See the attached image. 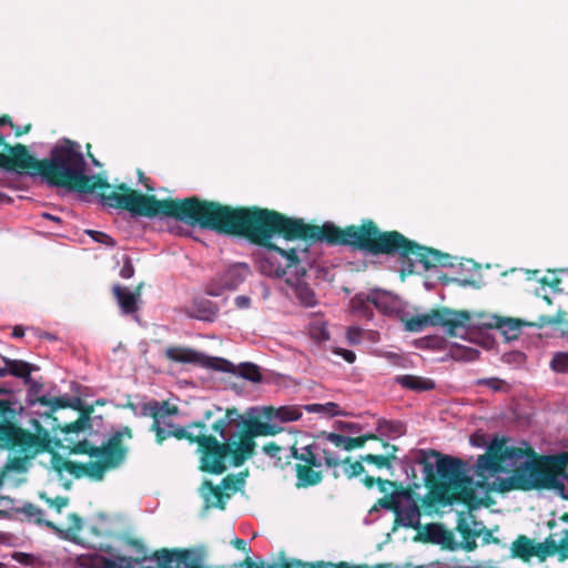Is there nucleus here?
<instances>
[{"instance_id":"obj_19","label":"nucleus","mask_w":568,"mask_h":568,"mask_svg":"<svg viewBox=\"0 0 568 568\" xmlns=\"http://www.w3.org/2000/svg\"><path fill=\"white\" fill-rule=\"evenodd\" d=\"M112 294L124 315L134 314L138 310L139 292L132 293L126 286L114 284L112 286Z\"/></svg>"},{"instance_id":"obj_23","label":"nucleus","mask_w":568,"mask_h":568,"mask_svg":"<svg viewBox=\"0 0 568 568\" xmlns=\"http://www.w3.org/2000/svg\"><path fill=\"white\" fill-rule=\"evenodd\" d=\"M245 420L246 419H243L242 415L235 407L227 408L224 417L215 420L211 425V430L217 434L221 438H225L227 435V427L230 425L235 424L236 427H243V423Z\"/></svg>"},{"instance_id":"obj_6","label":"nucleus","mask_w":568,"mask_h":568,"mask_svg":"<svg viewBox=\"0 0 568 568\" xmlns=\"http://www.w3.org/2000/svg\"><path fill=\"white\" fill-rule=\"evenodd\" d=\"M222 439L220 440L216 436L207 434V432H200V437L196 442V454L201 471L211 475H222L227 469L229 457L234 467H240L246 462L237 457L240 447L237 438L233 439V436H226Z\"/></svg>"},{"instance_id":"obj_26","label":"nucleus","mask_w":568,"mask_h":568,"mask_svg":"<svg viewBox=\"0 0 568 568\" xmlns=\"http://www.w3.org/2000/svg\"><path fill=\"white\" fill-rule=\"evenodd\" d=\"M264 416L271 420L275 419L281 423H288L300 419L302 412L296 406H282L278 408L270 406L264 408Z\"/></svg>"},{"instance_id":"obj_43","label":"nucleus","mask_w":568,"mask_h":568,"mask_svg":"<svg viewBox=\"0 0 568 568\" xmlns=\"http://www.w3.org/2000/svg\"><path fill=\"white\" fill-rule=\"evenodd\" d=\"M74 404H70L69 399L68 398H64V397H53L52 398V402H51V409L49 413H45L44 416L47 418H50L52 419V423H51V426L53 424H60L58 422V418L57 417H53V413L60 408H68V407H71L73 406Z\"/></svg>"},{"instance_id":"obj_30","label":"nucleus","mask_w":568,"mask_h":568,"mask_svg":"<svg viewBox=\"0 0 568 568\" xmlns=\"http://www.w3.org/2000/svg\"><path fill=\"white\" fill-rule=\"evenodd\" d=\"M310 568H410V565L406 564L403 567V566H398V565H395L392 562H383V564H377L375 566H368L366 564L351 565L347 561H339L338 564L317 561V562H311Z\"/></svg>"},{"instance_id":"obj_37","label":"nucleus","mask_w":568,"mask_h":568,"mask_svg":"<svg viewBox=\"0 0 568 568\" xmlns=\"http://www.w3.org/2000/svg\"><path fill=\"white\" fill-rule=\"evenodd\" d=\"M452 356L457 361L474 362L479 358L480 352L476 348L468 346H454L452 348Z\"/></svg>"},{"instance_id":"obj_54","label":"nucleus","mask_w":568,"mask_h":568,"mask_svg":"<svg viewBox=\"0 0 568 568\" xmlns=\"http://www.w3.org/2000/svg\"><path fill=\"white\" fill-rule=\"evenodd\" d=\"M326 439L329 443H332L333 445H335L336 447H342L345 450H347V439H348V436H344V435L336 434V433H328L326 435Z\"/></svg>"},{"instance_id":"obj_16","label":"nucleus","mask_w":568,"mask_h":568,"mask_svg":"<svg viewBox=\"0 0 568 568\" xmlns=\"http://www.w3.org/2000/svg\"><path fill=\"white\" fill-rule=\"evenodd\" d=\"M72 408L80 412L79 417L70 423L53 424L52 430L60 429L63 434L69 435L72 433L79 434L91 428V415L93 413V406L82 405L80 399H78Z\"/></svg>"},{"instance_id":"obj_40","label":"nucleus","mask_w":568,"mask_h":568,"mask_svg":"<svg viewBox=\"0 0 568 568\" xmlns=\"http://www.w3.org/2000/svg\"><path fill=\"white\" fill-rule=\"evenodd\" d=\"M550 368L556 373L568 374V353H556L550 362Z\"/></svg>"},{"instance_id":"obj_9","label":"nucleus","mask_w":568,"mask_h":568,"mask_svg":"<svg viewBox=\"0 0 568 568\" xmlns=\"http://www.w3.org/2000/svg\"><path fill=\"white\" fill-rule=\"evenodd\" d=\"M291 457L296 460L294 466L296 474V487L306 488L316 486L323 480V473L318 468L322 466L312 445L298 447L297 443L291 446Z\"/></svg>"},{"instance_id":"obj_28","label":"nucleus","mask_w":568,"mask_h":568,"mask_svg":"<svg viewBox=\"0 0 568 568\" xmlns=\"http://www.w3.org/2000/svg\"><path fill=\"white\" fill-rule=\"evenodd\" d=\"M535 544L525 535H519L511 544V556L528 561L534 557Z\"/></svg>"},{"instance_id":"obj_34","label":"nucleus","mask_w":568,"mask_h":568,"mask_svg":"<svg viewBox=\"0 0 568 568\" xmlns=\"http://www.w3.org/2000/svg\"><path fill=\"white\" fill-rule=\"evenodd\" d=\"M557 550L558 544L551 536H549L544 542L535 544L534 556L542 561L547 557L558 554Z\"/></svg>"},{"instance_id":"obj_58","label":"nucleus","mask_w":568,"mask_h":568,"mask_svg":"<svg viewBox=\"0 0 568 568\" xmlns=\"http://www.w3.org/2000/svg\"><path fill=\"white\" fill-rule=\"evenodd\" d=\"M159 405H160V414H159V419L161 417H165V416H173V415H176L179 413V408L178 406L175 405H170L168 402L163 400V402H159Z\"/></svg>"},{"instance_id":"obj_35","label":"nucleus","mask_w":568,"mask_h":568,"mask_svg":"<svg viewBox=\"0 0 568 568\" xmlns=\"http://www.w3.org/2000/svg\"><path fill=\"white\" fill-rule=\"evenodd\" d=\"M521 325H527L520 320L514 318H498L496 323V327L503 329V333L506 335L508 339L516 338Z\"/></svg>"},{"instance_id":"obj_50","label":"nucleus","mask_w":568,"mask_h":568,"mask_svg":"<svg viewBox=\"0 0 568 568\" xmlns=\"http://www.w3.org/2000/svg\"><path fill=\"white\" fill-rule=\"evenodd\" d=\"M150 430L155 434V442L159 445H162L165 439L171 437L170 430H164L160 425V420H153Z\"/></svg>"},{"instance_id":"obj_20","label":"nucleus","mask_w":568,"mask_h":568,"mask_svg":"<svg viewBox=\"0 0 568 568\" xmlns=\"http://www.w3.org/2000/svg\"><path fill=\"white\" fill-rule=\"evenodd\" d=\"M172 429H170L171 437H174L179 440H187L189 444H196L200 432H207V425L204 420H195L185 426L170 424Z\"/></svg>"},{"instance_id":"obj_57","label":"nucleus","mask_w":568,"mask_h":568,"mask_svg":"<svg viewBox=\"0 0 568 568\" xmlns=\"http://www.w3.org/2000/svg\"><path fill=\"white\" fill-rule=\"evenodd\" d=\"M241 483V479L235 477L234 475H227L221 480V488L223 490H237V484Z\"/></svg>"},{"instance_id":"obj_33","label":"nucleus","mask_w":568,"mask_h":568,"mask_svg":"<svg viewBox=\"0 0 568 568\" xmlns=\"http://www.w3.org/2000/svg\"><path fill=\"white\" fill-rule=\"evenodd\" d=\"M408 494L406 490L400 491H392L390 494H386L384 497L379 498L376 504L374 505L373 509H377L378 507L392 510V511H398L399 508V497L406 496Z\"/></svg>"},{"instance_id":"obj_42","label":"nucleus","mask_w":568,"mask_h":568,"mask_svg":"<svg viewBox=\"0 0 568 568\" xmlns=\"http://www.w3.org/2000/svg\"><path fill=\"white\" fill-rule=\"evenodd\" d=\"M40 498L45 501V504L53 508L57 513H61L64 507L69 505V497L67 496H57L54 498L48 497L44 493L40 494Z\"/></svg>"},{"instance_id":"obj_11","label":"nucleus","mask_w":568,"mask_h":568,"mask_svg":"<svg viewBox=\"0 0 568 568\" xmlns=\"http://www.w3.org/2000/svg\"><path fill=\"white\" fill-rule=\"evenodd\" d=\"M164 357L171 362L183 365L223 369L216 363H227L221 358L210 357L202 352L184 345H171L165 348Z\"/></svg>"},{"instance_id":"obj_17","label":"nucleus","mask_w":568,"mask_h":568,"mask_svg":"<svg viewBox=\"0 0 568 568\" xmlns=\"http://www.w3.org/2000/svg\"><path fill=\"white\" fill-rule=\"evenodd\" d=\"M219 312V306L205 297L194 298L185 308V313L189 317L210 323L216 320Z\"/></svg>"},{"instance_id":"obj_21","label":"nucleus","mask_w":568,"mask_h":568,"mask_svg":"<svg viewBox=\"0 0 568 568\" xmlns=\"http://www.w3.org/2000/svg\"><path fill=\"white\" fill-rule=\"evenodd\" d=\"M382 447L385 450L383 455L366 454L361 456V459L367 464L375 465L377 468L392 469L393 463L397 459L396 453L398 447L381 439Z\"/></svg>"},{"instance_id":"obj_7","label":"nucleus","mask_w":568,"mask_h":568,"mask_svg":"<svg viewBox=\"0 0 568 568\" xmlns=\"http://www.w3.org/2000/svg\"><path fill=\"white\" fill-rule=\"evenodd\" d=\"M124 437L128 439L133 437L132 429L129 426L113 432L101 446H95L90 440L83 439L67 448L70 454L98 458L93 463H100L103 466L101 477L104 478L106 471L119 468L126 459L129 449L123 445Z\"/></svg>"},{"instance_id":"obj_61","label":"nucleus","mask_w":568,"mask_h":568,"mask_svg":"<svg viewBox=\"0 0 568 568\" xmlns=\"http://www.w3.org/2000/svg\"><path fill=\"white\" fill-rule=\"evenodd\" d=\"M323 455L327 467H337L342 463L331 450L324 449Z\"/></svg>"},{"instance_id":"obj_52","label":"nucleus","mask_w":568,"mask_h":568,"mask_svg":"<svg viewBox=\"0 0 568 568\" xmlns=\"http://www.w3.org/2000/svg\"><path fill=\"white\" fill-rule=\"evenodd\" d=\"M242 375L252 382H258L262 378L257 366L253 364H245Z\"/></svg>"},{"instance_id":"obj_18","label":"nucleus","mask_w":568,"mask_h":568,"mask_svg":"<svg viewBox=\"0 0 568 568\" xmlns=\"http://www.w3.org/2000/svg\"><path fill=\"white\" fill-rule=\"evenodd\" d=\"M2 359L6 366L0 368V377L12 375L22 378L26 384L32 383L31 373L38 369L36 365L21 359H11L8 357H2Z\"/></svg>"},{"instance_id":"obj_31","label":"nucleus","mask_w":568,"mask_h":568,"mask_svg":"<svg viewBox=\"0 0 568 568\" xmlns=\"http://www.w3.org/2000/svg\"><path fill=\"white\" fill-rule=\"evenodd\" d=\"M132 557L116 556L115 559L95 557L87 568H130Z\"/></svg>"},{"instance_id":"obj_14","label":"nucleus","mask_w":568,"mask_h":568,"mask_svg":"<svg viewBox=\"0 0 568 568\" xmlns=\"http://www.w3.org/2000/svg\"><path fill=\"white\" fill-rule=\"evenodd\" d=\"M481 523H477L470 514L458 513L457 525L455 530L459 532L463 540L458 542L459 548L470 552L477 548L476 538L480 537L478 527Z\"/></svg>"},{"instance_id":"obj_41","label":"nucleus","mask_w":568,"mask_h":568,"mask_svg":"<svg viewBox=\"0 0 568 568\" xmlns=\"http://www.w3.org/2000/svg\"><path fill=\"white\" fill-rule=\"evenodd\" d=\"M362 463V459L352 462L351 457H346L344 460H342L341 464L347 465V467L345 468V475L348 479L357 477L365 471V468Z\"/></svg>"},{"instance_id":"obj_62","label":"nucleus","mask_w":568,"mask_h":568,"mask_svg":"<svg viewBox=\"0 0 568 568\" xmlns=\"http://www.w3.org/2000/svg\"><path fill=\"white\" fill-rule=\"evenodd\" d=\"M334 353L336 355L342 356L349 364L354 363L355 359H356V354L353 351H349V349L336 347L334 349Z\"/></svg>"},{"instance_id":"obj_27","label":"nucleus","mask_w":568,"mask_h":568,"mask_svg":"<svg viewBox=\"0 0 568 568\" xmlns=\"http://www.w3.org/2000/svg\"><path fill=\"white\" fill-rule=\"evenodd\" d=\"M429 534L432 541L442 545L444 549L452 551L459 549L454 532L444 526L435 525Z\"/></svg>"},{"instance_id":"obj_44","label":"nucleus","mask_w":568,"mask_h":568,"mask_svg":"<svg viewBox=\"0 0 568 568\" xmlns=\"http://www.w3.org/2000/svg\"><path fill=\"white\" fill-rule=\"evenodd\" d=\"M159 414H160V405L159 400H150L148 403H144L139 410L138 416L140 417H152L153 420H159Z\"/></svg>"},{"instance_id":"obj_13","label":"nucleus","mask_w":568,"mask_h":568,"mask_svg":"<svg viewBox=\"0 0 568 568\" xmlns=\"http://www.w3.org/2000/svg\"><path fill=\"white\" fill-rule=\"evenodd\" d=\"M495 440L500 445L501 463L506 467V471L513 468L511 474L526 462H531L539 457L534 448L529 446L526 448L508 446L505 438H495Z\"/></svg>"},{"instance_id":"obj_38","label":"nucleus","mask_w":568,"mask_h":568,"mask_svg":"<svg viewBox=\"0 0 568 568\" xmlns=\"http://www.w3.org/2000/svg\"><path fill=\"white\" fill-rule=\"evenodd\" d=\"M125 544L132 547L136 552V557L132 558L131 564H141L149 558L148 549L145 548L144 544L141 540L128 537L125 539Z\"/></svg>"},{"instance_id":"obj_2","label":"nucleus","mask_w":568,"mask_h":568,"mask_svg":"<svg viewBox=\"0 0 568 568\" xmlns=\"http://www.w3.org/2000/svg\"><path fill=\"white\" fill-rule=\"evenodd\" d=\"M236 236L285 260L282 264L275 256L268 255L260 261L261 273L276 278L283 277L291 268L298 273L300 265L308 263V247L314 243L351 246L373 255L397 254L403 277L416 273L417 265L424 271L453 266L449 254L423 246L398 231L382 232L373 220L342 229L332 222L317 225L274 210L244 206Z\"/></svg>"},{"instance_id":"obj_56","label":"nucleus","mask_w":568,"mask_h":568,"mask_svg":"<svg viewBox=\"0 0 568 568\" xmlns=\"http://www.w3.org/2000/svg\"><path fill=\"white\" fill-rule=\"evenodd\" d=\"M134 275V266L132 264V261L130 258V256H124L123 257V266L122 268L120 270V276L122 278H131L133 277Z\"/></svg>"},{"instance_id":"obj_1","label":"nucleus","mask_w":568,"mask_h":568,"mask_svg":"<svg viewBox=\"0 0 568 568\" xmlns=\"http://www.w3.org/2000/svg\"><path fill=\"white\" fill-rule=\"evenodd\" d=\"M0 169L20 175L40 176L50 187H62L81 194L97 193L103 205L128 211L133 216L172 217L224 235L236 236L244 207L203 200L196 195L182 200H159L125 183L112 187L101 174H87L88 165L80 144L68 139L54 145L48 158L39 160L27 145L6 143L0 133Z\"/></svg>"},{"instance_id":"obj_64","label":"nucleus","mask_w":568,"mask_h":568,"mask_svg":"<svg viewBox=\"0 0 568 568\" xmlns=\"http://www.w3.org/2000/svg\"><path fill=\"white\" fill-rule=\"evenodd\" d=\"M241 567L244 568H268V565H265L264 561L255 562L250 557H246L241 564Z\"/></svg>"},{"instance_id":"obj_51","label":"nucleus","mask_w":568,"mask_h":568,"mask_svg":"<svg viewBox=\"0 0 568 568\" xmlns=\"http://www.w3.org/2000/svg\"><path fill=\"white\" fill-rule=\"evenodd\" d=\"M227 290L223 286L222 281L220 280V276L216 280H213L210 282L205 288V293L210 296H220L222 295L223 291Z\"/></svg>"},{"instance_id":"obj_22","label":"nucleus","mask_w":568,"mask_h":568,"mask_svg":"<svg viewBox=\"0 0 568 568\" xmlns=\"http://www.w3.org/2000/svg\"><path fill=\"white\" fill-rule=\"evenodd\" d=\"M202 497L205 501L206 507H216L224 510L226 507V499L230 495L224 490L214 485L211 480H204L201 486Z\"/></svg>"},{"instance_id":"obj_24","label":"nucleus","mask_w":568,"mask_h":568,"mask_svg":"<svg viewBox=\"0 0 568 568\" xmlns=\"http://www.w3.org/2000/svg\"><path fill=\"white\" fill-rule=\"evenodd\" d=\"M373 306L379 307L377 300L373 296L356 294L351 300L352 312L365 320H372L374 316Z\"/></svg>"},{"instance_id":"obj_4","label":"nucleus","mask_w":568,"mask_h":568,"mask_svg":"<svg viewBox=\"0 0 568 568\" xmlns=\"http://www.w3.org/2000/svg\"><path fill=\"white\" fill-rule=\"evenodd\" d=\"M554 490L568 500V452L542 455L526 462L513 475L499 480V491Z\"/></svg>"},{"instance_id":"obj_39","label":"nucleus","mask_w":568,"mask_h":568,"mask_svg":"<svg viewBox=\"0 0 568 568\" xmlns=\"http://www.w3.org/2000/svg\"><path fill=\"white\" fill-rule=\"evenodd\" d=\"M296 295L298 301L306 307H313L317 303L314 291L306 285L298 286Z\"/></svg>"},{"instance_id":"obj_55","label":"nucleus","mask_w":568,"mask_h":568,"mask_svg":"<svg viewBox=\"0 0 568 568\" xmlns=\"http://www.w3.org/2000/svg\"><path fill=\"white\" fill-rule=\"evenodd\" d=\"M481 527H478V531H480L481 537V544L483 545H489V544H499L500 540L497 537L493 536V531L488 529L487 527L480 525Z\"/></svg>"},{"instance_id":"obj_63","label":"nucleus","mask_w":568,"mask_h":568,"mask_svg":"<svg viewBox=\"0 0 568 568\" xmlns=\"http://www.w3.org/2000/svg\"><path fill=\"white\" fill-rule=\"evenodd\" d=\"M539 283L544 286H549L552 290L558 291L561 280L557 276H554V277L544 276L539 280Z\"/></svg>"},{"instance_id":"obj_48","label":"nucleus","mask_w":568,"mask_h":568,"mask_svg":"<svg viewBox=\"0 0 568 568\" xmlns=\"http://www.w3.org/2000/svg\"><path fill=\"white\" fill-rule=\"evenodd\" d=\"M262 450L270 457L272 458H276L277 462L275 463L276 466L281 467V468H284V465L281 464V457L278 456V454L281 453L282 450V447L280 445H277L276 443L274 442H271V443H267L265 444L263 447H262Z\"/></svg>"},{"instance_id":"obj_36","label":"nucleus","mask_w":568,"mask_h":568,"mask_svg":"<svg viewBox=\"0 0 568 568\" xmlns=\"http://www.w3.org/2000/svg\"><path fill=\"white\" fill-rule=\"evenodd\" d=\"M69 520V527L67 530L62 529V532H59L60 535L65 534L64 538L70 541H78V534L82 530L83 527V520L82 518L75 514L72 513L68 516Z\"/></svg>"},{"instance_id":"obj_15","label":"nucleus","mask_w":568,"mask_h":568,"mask_svg":"<svg viewBox=\"0 0 568 568\" xmlns=\"http://www.w3.org/2000/svg\"><path fill=\"white\" fill-rule=\"evenodd\" d=\"M476 467L477 475L481 477H485L486 473L494 475L506 471V467L501 463L500 445L495 439L489 444L487 453L478 457Z\"/></svg>"},{"instance_id":"obj_60","label":"nucleus","mask_w":568,"mask_h":568,"mask_svg":"<svg viewBox=\"0 0 568 568\" xmlns=\"http://www.w3.org/2000/svg\"><path fill=\"white\" fill-rule=\"evenodd\" d=\"M311 564L302 562L301 560L283 561L282 564H271L268 568H310Z\"/></svg>"},{"instance_id":"obj_29","label":"nucleus","mask_w":568,"mask_h":568,"mask_svg":"<svg viewBox=\"0 0 568 568\" xmlns=\"http://www.w3.org/2000/svg\"><path fill=\"white\" fill-rule=\"evenodd\" d=\"M19 511L23 514L27 518L32 519L38 525H43L47 528L53 530L54 532H62V529L59 528L53 521L45 520L43 518V510L38 506L28 503L23 505Z\"/></svg>"},{"instance_id":"obj_32","label":"nucleus","mask_w":568,"mask_h":568,"mask_svg":"<svg viewBox=\"0 0 568 568\" xmlns=\"http://www.w3.org/2000/svg\"><path fill=\"white\" fill-rule=\"evenodd\" d=\"M220 280L222 281L224 287L229 290H235L244 281V275L241 272V267L234 265L221 274Z\"/></svg>"},{"instance_id":"obj_53","label":"nucleus","mask_w":568,"mask_h":568,"mask_svg":"<svg viewBox=\"0 0 568 568\" xmlns=\"http://www.w3.org/2000/svg\"><path fill=\"white\" fill-rule=\"evenodd\" d=\"M363 329L358 326H349L346 332V337L349 344L356 345L362 341Z\"/></svg>"},{"instance_id":"obj_10","label":"nucleus","mask_w":568,"mask_h":568,"mask_svg":"<svg viewBox=\"0 0 568 568\" xmlns=\"http://www.w3.org/2000/svg\"><path fill=\"white\" fill-rule=\"evenodd\" d=\"M282 430L281 427L260 420L257 417L248 418L243 423V427L236 434L239 440V454L237 457L242 460L250 459L255 455V437L258 436H274Z\"/></svg>"},{"instance_id":"obj_49","label":"nucleus","mask_w":568,"mask_h":568,"mask_svg":"<svg viewBox=\"0 0 568 568\" xmlns=\"http://www.w3.org/2000/svg\"><path fill=\"white\" fill-rule=\"evenodd\" d=\"M13 405L11 402L0 399V428L3 427L8 418L12 417Z\"/></svg>"},{"instance_id":"obj_12","label":"nucleus","mask_w":568,"mask_h":568,"mask_svg":"<svg viewBox=\"0 0 568 568\" xmlns=\"http://www.w3.org/2000/svg\"><path fill=\"white\" fill-rule=\"evenodd\" d=\"M51 454V467L58 474L59 477H62L63 471L69 473L75 479H80L82 477H88L95 481H101L103 478L101 477V471L103 466L100 463H77L70 459L64 458L54 449H52Z\"/></svg>"},{"instance_id":"obj_47","label":"nucleus","mask_w":568,"mask_h":568,"mask_svg":"<svg viewBox=\"0 0 568 568\" xmlns=\"http://www.w3.org/2000/svg\"><path fill=\"white\" fill-rule=\"evenodd\" d=\"M87 234H89L93 241L101 243L105 246L114 247L116 244L115 241L106 233L94 230H88Z\"/></svg>"},{"instance_id":"obj_5","label":"nucleus","mask_w":568,"mask_h":568,"mask_svg":"<svg viewBox=\"0 0 568 568\" xmlns=\"http://www.w3.org/2000/svg\"><path fill=\"white\" fill-rule=\"evenodd\" d=\"M34 433L19 426L18 413L12 410V417L0 428V447L9 449L16 455L8 459L6 469L23 473L27 471L29 462L42 453H52V449L61 447L60 439H53L50 430L38 419H32Z\"/></svg>"},{"instance_id":"obj_46","label":"nucleus","mask_w":568,"mask_h":568,"mask_svg":"<svg viewBox=\"0 0 568 568\" xmlns=\"http://www.w3.org/2000/svg\"><path fill=\"white\" fill-rule=\"evenodd\" d=\"M376 485L378 486L379 491L384 493L385 495L388 493V489L390 488L393 489V491L406 490L402 483L393 481L389 479H383L381 477L376 478Z\"/></svg>"},{"instance_id":"obj_25","label":"nucleus","mask_w":568,"mask_h":568,"mask_svg":"<svg viewBox=\"0 0 568 568\" xmlns=\"http://www.w3.org/2000/svg\"><path fill=\"white\" fill-rule=\"evenodd\" d=\"M395 383L400 385L403 388L410 389L414 392H427L435 388L434 381L424 378L415 375H398L395 377Z\"/></svg>"},{"instance_id":"obj_8","label":"nucleus","mask_w":568,"mask_h":568,"mask_svg":"<svg viewBox=\"0 0 568 568\" xmlns=\"http://www.w3.org/2000/svg\"><path fill=\"white\" fill-rule=\"evenodd\" d=\"M469 320L470 315L467 311H452L443 307L409 318L406 326L412 332H419L428 326H443L449 335L454 336L456 331L464 327Z\"/></svg>"},{"instance_id":"obj_45","label":"nucleus","mask_w":568,"mask_h":568,"mask_svg":"<svg viewBox=\"0 0 568 568\" xmlns=\"http://www.w3.org/2000/svg\"><path fill=\"white\" fill-rule=\"evenodd\" d=\"M368 440H381V438L375 434H365L358 437H348L347 452L363 447L365 443Z\"/></svg>"},{"instance_id":"obj_59","label":"nucleus","mask_w":568,"mask_h":568,"mask_svg":"<svg viewBox=\"0 0 568 568\" xmlns=\"http://www.w3.org/2000/svg\"><path fill=\"white\" fill-rule=\"evenodd\" d=\"M557 552L560 561H565L568 558V529L564 530V538L558 545Z\"/></svg>"},{"instance_id":"obj_3","label":"nucleus","mask_w":568,"mask_h":568,"mask_svg":"<svg viewBox=\"0 0 568 568\" xmlns=\"http://www.w3.org/2000/svg\"><path fill=\"white\" fill-rule=\"evenodd\" d=\"M416 463L423 466L424 485L430 505L449 506L463 503L470 506L476 498L465 463L435 449L419 450Z\"/></svg>"}]
</instances>
